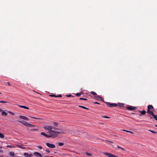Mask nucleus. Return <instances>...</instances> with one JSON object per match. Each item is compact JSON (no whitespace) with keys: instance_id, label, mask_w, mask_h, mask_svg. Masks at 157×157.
Here are the masks:
<instances>
[{"instance_id":"nucleus-1","label":"nucleus","mask_w":157,"mask_h":157,"mask_svg":"<svg viewBox=\"0 0 157 157\" xmlns=\"http://www.w3.org/2000/svg\"><path fill=\"white\" fill-rule=\"evenodd\" d=\"M53 123L54 126L46 125L43 127L46 130L48 131L47 133H48V135H47L44 132H41V135L48 138H54L58 136L59 134L64 133L63 131L58 128V124L57 123L54 122Z\"/></svg>"},{"instance_id":"nucleus-2","label":"nucleus","mask_w":157,"mask_h":157,"mask_svg":"<svg viewBox=\"0 0 157 157\" xmlns=\"http://www.w3.org/2000/svg\"><path fill=\"white\" fill-rule=\"evenodd\" d=\"M153 109V107L152 105H148V106L147 113L151 114V115L153 114L154 113L152 111Z\"/></svg>"},{"instance_id":"nucleus-3","label":"nucleus","mask_w":157,"mask_h":157,"mask_svg":"<svg viewBox=\"0 0 157 157\" xmlns=\"http://www.w3.org/2000/svg\"><path fill=\"white\" fill-rule=\"evenodd\" d=\"M18 121L19 122H20L21 123L23 124L24 125H25L26 126L30 127L33 126V125L31 124H29V123H28L27 122H26L24 121Z\"/></svg>"},{"instance_id":"nucleus-4","label":"nucleus","mask_w":157,"mask_h":157,"mask_svg":"<svg viewBox=\"0 0 157 157\" xmlns=\"http://www.w3.org/2000/svg\"><path fill=\"white\" fill-rule=\"evenodd\" d=\"M103 153L108 157H120L107 152H103Z\"/></svg>"},{"instance_id":"nucleus-5","label":"nucleus","mask_w":157,"mask_h":157,"mask_svg":"<svg viewBox=\"0 0 157 157\" xmlns=\"http://www.w3.org/2000/svg\"><path fill=\"white\" fill-rule=\"evenodd\" d=\"M46 145L49 147L51 148H54L55 147V145L53 144H51L48 143L46 144Z\"/></svg>"},{"instance_id":"nucleus-6","label":"nucleus","mask_w":157,"mask_h":157,"mask_svg":"<svg viewBox=\"0 0 157 157\" xmlns=\"http://www.w3.org/2000/svg\"><path fill=\"white\" fill-rule=\"evenodd\" d=\"M106 104L110 107H115L117 106V104L115 103H110L109 102H107Z\"/></svg>"},{"instance_id":"nucleus-7","label":"nucleus","mask_w":157,"mask_h":157,"mask_svg":"<svg viewBox=\"0 0 157 157\" xmlns=\"http://www.w3.org/2000/svg\"><path fill=\"white\" fill-rule=\"evenodd\" d=\"M33 155H34L37 157H42V155L40 153L38 152H34Z\"/></svg>"},{"instance_id":"nucleus-8","label":"nucleus","mask_w":157,"mask_h":157,"mask_svg":"<svg viewBox=\"0 0 157 157\" xmlns=\"http://www.w3.org/2000/svg\"><path fill=\"white\" fill-rule=\"evenodd\" d=\"M127 109L129 110H133L136 109V108L132 106H129L127 107Z\"/></svg>"},{"instance_id":"nucleus-9","label":"nucleus","mask_w":157,"mask_h":157,"mask_svg":"<svg viewBox=\"0 0 157 157\" xmlns=\"http://www.w3.org/2000/svg\"><path fill=\"white\" fill-rule=\"evenodd\" d=\"M31 117L33 118L36 119L38 120V121H35L36 123H41L42 122V121H39V120H43V119H42V118H36V117Z\"/></svg>"},{"instance_id":"nucleus-10","label":"nucleus","mask_w":157,"mask_h":157,"mask_svg":"<svg viewBox=\"0 0 157 157\" xmlns=\"http://www.w3.org/2000/svg\"><path fill=\"white\" fill-rule=\"evenodd\" d=\"M24 155L26 157H32L33 156V154H28L27 153H25Z\"/></svg>"},{"instance_id":"nucleus-11","label":"nucleus","mask_w":157,"mask_h":157,"mask_svg":"<svg viewBox=\"0 0 157 157\" xmlns=\"http://www.w3.org/2000/svg\"><path fill=\"white\" fill-rule=\"evenodd\" d=\"M94 98L95 99H96L97 100H99L100 101H101L102 100V98L101 97H100L98 95L95 96V97Z\"/></svg>"},{"instance_id":"nucleus-12","label":"nucleus","mask_w":157,"mask_h":157,"mask_svg":"<svg viewBox=\"0 0 157 157\" xmlns=\"http://www.w3.org/2000/svg\"><path fill=\"white\" fill-rule=\"evenodd\" d=\"M19 117L21 119H23L25 120H26V121L29 120V119L27 117H26L24 116L21 115L19 116Z\"/></svg>"},{"instance_id":"nucleus-13","label":"nucleus","mask_w":157,"mask_h":157,"mask_svg":"<svg viewBox=\"0 0 157 157\" xmlns=\"http://www.w3.org/2000/svg\"><path fill=\"white\" fill-rule=\"evenodd\" d=\"M24 145H17V147H18L21 148L23 149H25V147H24Z\"/></svg>"},{"instance_id":"nucleus-14","label":"nucleus","mask_w":157,"mask_h":157,"mask_svg":"<svg viewBox=\"0 0 157 157\" xmlns=\"http://www.w3.org/2000/svg\"><path fill=\"white\" fill-rule=\"evenodd\" d=\"M19 106L23 108L24 109H29V108L28 107H27L26 106H24V105H19Z\"/></svg>"},{"instance_id":"nucleus-15","label":"nucleus","mask_w":157,"mask_h":157,"mask_svg":"<svg viewBox=\"0 0 157 157\" xmlns=\"http://www.w3.org/2000/svg\"><path fill=\"white\" fill-rule=\"evenodd\" d=\"M7 113H6V112L3 111H2L1 113V115H5L6 116L7 115Z\"/></svg>"},{"instance_id":"nucleus-16","label":"nucleus","mask_w":157,"mask_h":157,"mask_svg":"<svg viewBox=\"0 0 157 157\" xmlns=\"http://www.w3.org/2000/svg\"><path fill=\"white\" fill-rule=\"evenodd\" d=\"M58 145L59 146H62L64 145V143H63L59 142L58 143Z\"/></svg>"},{"instance_id":"nucleus-17","label":"nucleus","mask_w":157,"mask_h":157,"mask_svg":"<svg viewBox=\"0 0 157 157\" xmlns=\"http://www.w3.org/2000/svg\"><path fill=\"white\" fill-rule=\"evenodd\" d=\"M151 115L153 117L155 120L157 121V115H155L154 113Z\"/></svg>"},{"instance_id":"nucleus-18","label":"nucleus","mask_w":157,"mask_h":157,"mask_svg":"<svg viewBox=\"0 0 157 157\" xmlns=\"http://www.w3.org/2000/svg\"><path fill=\"white\" fill-rule=\"evenodd\" d=\"M140 112L141 113V114L143 115H144L146 113V111L144 110L142 111H140Z\"/></svg>"},{"instance_id":"nucleus-19","label":"nucleus","mask_w":157,"mask_h":157,"mask_svg":"<svg viewBox=\"0 0 157 157\" xmlns=\"http://www.w3.org/2000/svg\"><path fill=\"white\" fill-rule=\"evenodd\" d=\"M78 107H80V108H83V109H88L85 106H82V105H79L78 106Z\"/></svg>"},{"instance_id":"nucleus-20","label":"nucleus","mask_w":157,"mask_h":157,"mask_svg":"<svg viewBox=\"0 0 157 157\" xmlns=\"http://www.w3.org/2000/svg\"><path fill=\"white\" fill-rule=\"evenodd\" d=\"M4 135L2 133H0V138H4Z\"/></svg>"},{"instance_id":"nucleus-21","label":"nucleus","mask_w":157,"mask_h":157,"mask_svg":"<svg viewBox=\"0 0 157 157\" xmlns=\"http://www.w3.org/2000/svg\"><path fill=\"white\" fill-rule=\"evenodd\" d=\"M86 155H87L88 156H92V154H91L90 153H88L87 152H86Z\"/></svg>"},{"instance_id":"nucleus-22","label":"nucleus","mask_w":157,"mask_h":157,"mask_svg":"<svg viewBox=\"0 0 157 157\" xmlns=\"http://www.w3.org/2000/svg\"><path fill=\"white\" fill-rule=\"evenodd\" d=\"M8 102L7 101H0V103H7Z\"/></svg>"},{"instance_id":"nucleus-23","label":"nucleus","mask_w":157,"mask_h":157,"mask_svg":"<svg viewBox=\"0 0 157 157\" xmlns=\"http://www.w3.org/2000/svg\"><path fill=\"white\" fill-rule=\"evenodd\" d=\"M123 130V131H125V132H130V133H133V132L130 131H128V130Z\"/></svg>"},{"instance_id":"nucleus-24","label":"nucleus","mask_w":157,"mask_h":157,"mask_svg":"<svg viewBox=\"0 0 157 157\" xmlns=\"http://www.w3.org/2000/svg\"><path fill=\"white\" fill-rule=\"evenodd\" d=\"M91 93L94 95H97V94L95 92H94V91L91 92Z\"/></svg>"},{"instance_id":"nucleus-25","label":"nucleus","mask_w":157,"mask_h":157,"mask_svg":"<svg viewBox=\"0 0 157 157\" xmlns=\"http://www.w3.org/2000/svg\"><path fill=\"white\" fill-rule=\"evenodd\" d=\"M81 95V94L79 93H78L76 94V95L77 96H78V97L80 96Z\"/></svg>"},{"instance_id":"nucleus-26","label":"nucleus","mask_w":157,"mask_h":157,"mask_svg":"<svg viewBox=\"0 0 157 157\" xmlns=\"http://www.w3.org/2000/svg\"><path fill=\"white\" fill-rule=\"evenodd\" d=\"M149 131L154 133H156L157 132L154 131H153V130H149Z\"/></svg>"},{"instance_id":"nucleus-27","label":"nucleus","mask_w":157,"mask_h":157,"mask_svg":"<svg viewBox=\"0 0 157 157\" xmlns=\"http://www.w3.org/2000/svg\"><path fill=\"white\" fill-rule=\"evenodd\" d=\"M9 113L12 115H14V114L11 111H9Z\"/></svg>"},{"instance_id":"nucleus-28","label":"nucleus","mask_w":157,"mask_h":157,"mask_svg":"<svg viewBox=\"0 0 157 157\" xmlns=\"http://www.w3.org/2000/svg\"><path fill=\"white\" fill-rule=\"evenodd\" d=\"M62 97V96L61 94H59L58 95L56 96H55L56 97Z\"/></svg>"},{"instance_id":"nucleus-29","label":"nucleus","mask_w":157,"mask_h":157,"mask_svg":"<svg viewBox=\"0 0 157 157\" xmlns=\"http://www.w3.org/2000/svg\"><path fill=\"white\" fill-rule=\"evenodd\" d=\"M80 100H85V101H86L87 100V99H86V98H80Z\"/></svg>"},{"instance_id":"nucleus-30","label":"nucleus","mask_w":157,"mask_h":157,"mask_svg":"<svg viewBox=\"0 0 157 157\" xmlns=\"http://www.w3.org/2000/svg\"><path fill=\"white\" fill-rule=\"evenodd\" d=\"M103 117L104 118H109V117H108L107 116H103Z\"/></svg>"},{"instance_id":"nucleus-31","label":"nucleus","mask_w":157,"mask_h":157,"mask_svg":"<svg viewBox=\"0 0 157 157\" xmlns=\"http://www.w3.org/2000/svg\"><path fill=\"white\" fill-rule=\"evenodd\" d=\"M10 155H14V153L13 152H10Z\"/></svg>"},{"instance_id":"nucleus-32","label":"nucleus","mask_w":157,"mask_h":157,"mask_svg":"<svg viewBox=\"0 0 157 157\" xmlns=\"http://www.w3.org/2000/svg\"><path fill=\"white\" fill-rule=\"evenodd\" d=\"M38 148H39L40 149H42V147H41V146H38Z\"/></svg>"},{"instance_id":"nucleus-33","label":"nucleus","mask_w":157,"mask_h":157,"mask_svg":"<svg viewBox=\"0 0 157 157\" xmlns=\"http://www.w3.org/2000/svg\"><path fill=\"white\" fill-rule=\"evenodd\" d=\"M37 130V129H31V131H36Z\"/></svg>"},{"instance_id":"nucleus-34","label":"nucleus","mask_w":157,"mask_h":157,"mask_svg":"<svg viewBox=\"0 0 157 157\" xmlns=\"http://www.w3.org/2000/svg\"><path fill=\"white\" fill-rule=\"evenodd\" d=\"M7 147H13V146H12V145H7Z\"/></svg>"},{"instance_id":"nucleus-35","label":"nucleus","mask_w":157,"mask_h":157,"mask_svg":"<svg viewBox=\"0 0 157 157\" xmlns=\"http://www.w3.org/2000/svg\"><path fill=\"white\" fill-rule=\"evenodd\" d=\"M46 151L47 152H48V153H50V151L49 150H46Z\"/></svg>"},{"instance_id":"nucleus-36","label":"nucleus","mask_w":157,"mask_h":157,"mask_svg":"<svg viewBox=\"0 0 157 157\" xmlns=\"http://www.w3.org/2000/svg\"><path fill=\"white\" fill-rule=\"evenodd\" d=\"M72 96V95H67V97H71V96Z\"/></svg>"},{"instance_id":"nucleus-37","label":"nucleus","mask_w":157,"mask_h":157,"mask_svg":"<svg viewBox=\"0 0 157 157\" xmlns=\"http://www.w3.org/2000/svg\"><path fill=\"white\" fill-rule=\"evenodd\" d=\"M7 84H8V85L9 86H10V83L9 82H7Z\"/></svg>"},{"instance_id":"nucleus-38","label":"nucleus","mask_w":157,"mask_h":157,"mask_svg":"<svg viewBox=\"0 0 157 157\" xmlns=\"http://www.w3.org/2000/svg\"><path fill=\"white\" fill-rule=\"evenodd\" d=\"M94 103L95 104H99V103L97 102H94Z\"/></svg>"},{"instance_id":"nucleus-39","label":"nucleus","mask_w":157,"mask_h":157,"mask_svg":"<svg viewBox=\"0 0 157 157\" xmlns=\"http://www.w3.org/2000/svg\"><path fill=\"white\" fill-rule=\"evenodd\" d=\"M51 96H52V97H55V96H55V95H51Z\"/></svg>"},{"instance_id":"nucleus-40","label":"nucleus","mask_w":157,"mask_h":157,"mask_svg":"<svg viewBox=\"0 0 157 157\" xmlns=\"http://www.w3.org/2000/svg\"><path fill=\"white\" fill-rule=\"evenodd\" d=\"M51 96H52V97H55V96H55V95H51Z\"/></svg>"},{"instance_id":"nucleus-41","label":"nucleus","mask_w":157,"mask_h":157,"mask_svg":"<svg viewBox=\"0 0 157 157\" xmlns=\"http://www.w3.org/2000/svg\"><path fill=\"white\" fill-rule=\"evenodd\" d=\"M2 109H1L0 108V112H1L2 111Z\"/></svg>"},{"instance_id":"nucleus-42","label":"nucleus","mask_w":157,"mask_h":157,"mask_svg":"<svg viewBox=\"0 0 157 157\" xmlns=\"http://www.w3.org/2000/svg\"><path fill=\"white\" fill-rule=\"evenodd\" d=\"M117 147H118V148H120L121 149V147H119V146H118Z\"/></svg>"},{"instance_id":"nucleus-43","label":"nucleus","mask_w":157,"mask_h":157,"mask_svg":"<svg viewBox=\"0 0 157 157\" xmlns=\"http://www.w3.org/2000/svg\"><path fill=\"white\" fill-rule=\"evenodd\" d=\"M121 149L122 150H123L125 151L124 149V148H121Z\"/></svg>"},{"instance_id":"nucleus-44","label":"nucleus","mask_w":157,"mask_h":157,"mask_svg":"<svg viewBox=\"0 0 157 157\" xmlns=\"http://www.w3.org/2000/svg\"><path fill=\"white\" fill-rule=\"evenodd\" d=\"M44 157H48V156H44Z\"/></svg>"},{"instance_id":"nucleus-45","label":"nucleus","mask_w":157,"mask_h":157,"mask_svg":"<svg viewBox=\"0 0 157 157\" xmlns=\"http://www.w3.org/2000/svg\"><path fill=\"white\" fill-rule=\"evenodd\" d=\"M155 126H156V127H157V125H155Z\"/></svg>"},{"instance_id":"nucleus-46","label":"nucleus","mask_w":157,"mask_h":157,"mask_svg":"<svg viewBox=\"0 0 157 157\" xmlns=\"http://www.w3.org/2000/svg\"><path fill=\"white\" fill-rule=\"evenodd\" d=\"M122 105H123V104H122Z\"/></svg>"},{"instance_id":"nucleus-47","label":"nucleus","mask_w":157,"mask_h":157,"mask_svg":"<svg viewBox=\"0 0 157 157\" xmlns=\"http://www.w3.org/2000/svg\"><path fill=\"white\" fill-rule=\"evenodd\" d=\"M1 94V93L0 92V94Z\"/></svg>"}]
</instances>
